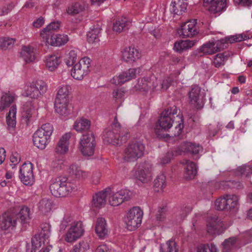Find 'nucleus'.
I'll return each instance as SVG.
<instances>
[{"label": "nucleus", "instance_id": "nucleus-1", "mask_svg": "<svg viewBox=\"0 0 252 252\" xmlns=\"http://www.w3.org/2000/svg\"><path fill=\"white\" fill-rule=\"evenodd\" d=\"M30 208L23 207L20 210L13 209L4 213L0 217V227L2 230L12 229L19 222L27 224L32 219Z\"/></svg>", "mask_w": 252, "mask_h": 252}, {"label": "nucleus", "instance_id": "nucleus-2", "mask_svg": "<svg viewBox=\"0 0 252 252\" xmlns=\"http://www.w3.org/2000/svg\"><path fill=\"white\" fill-rule=\"evenodd\" d=\"M75 180L71 176L61 175L53 180L50 186L52 194L56 197H63L76 190Z\"/></svg>", "mask_w": 252, "mask_h": 252}, {"label": "nucleus", "instance_id": "nucleus-3", "mask_svg": "<svg viewBox=\"0 0 252 252\" xmlns=\"http://www.w3.org/2000/svg\"><path fill=\"white\" fill-rule=\"evenodd\" d=\"M128 129L121 126L115 116L111 126L104 130L103 140L104 143L113 145L125 141L128 137Z\"/></svg>", "mask_w": 252, "mask_h": 252}, {"label": "nucleus", "instance_id": "nucleus-4", "mask_svg": "<svg viewBox=\"0 0 252 252\" xmlns=\"http://www.w3.org/2000/svg\"><path fill=\"white\" fill-rule=\"evenodd\" d=\"M177 113V109L175 106L162 112L160 117L155 126V132L158 136H162L163 130H166L172 127L175 119L174 115Z\"/></svg>", "mask_w": 252, "mask_h": 252}, {"label": "nucleus", "instance_id": "nucleus-5", "mask_svg": "<svg viewBox=\"0 0 252 252\" xmlns=\"http://www.w3.org/2000/svg\"><path fill=\"white\" fill-rule=\"evenodd\" d=\"M53 131V127L50 124L42 125L33 134L32 141L34 146L38 149H44L48 143Z\"/></svg>", "mask_w": 252, "mask_h": 252}, {"label": "nucleus", "instance_id": "nucleus-6", "mask_svg": "<svg viewBox=\"0 0 252 252\" xmlns=\"http://www.w3.org/2000/svg\"><path fill=\"white\" fill-rule=\"evenodd\" d=\"M145 145L140 141H133L126 146L123 153V159L127 162H134L144 154Z\"/></svg>", "mask_w": 252, "mask_h": 252}, {"label": "nucleus", "instance_id": "nucleus-7", "mask_svg": "<svg viewBox=\"0 0 252 252\" xmlns=\"http://www.w3.org/2000/svg\"><path fill=\"white\" fill-rule=\"evenodd\" d=\"M96 142L94 136L92 132L83 134L80 139L78 148L81 153L85 157L94 155Z\"/></svg>", "mask_w": 252, "mask_h": 252}, {"label": "nucleus", "instance_id": "nucleus-8", "mask_svg": "<svg viewBox=\"0 0 252 252\" xmlns=\"http://www.w3.org/2000/svg\"><path fill=\"white\" fill-rule=\"evenodd\" d=\"M143 212L139 207H134L127 213L125 221L127 228L133 231L139 227L141 223Z\"/></svg>", "mask_w": 252, "mask_h": 252}, {"label": "nucleus", "instance_id": "nucleus-9", "mask_svg": "<svg viewBox=\"0 0 252 252\" xmlns=\"http://www.w3.org/2000/svg\"><path fill=\"white\" fill-rule=\"evenodd\" d=\"M47 90V86L45 82L42 80L32 82L29 83L25 89L26 96L34 99H37Z\"/></svg>", "mask_w": 252, "mask_h": 252}, {"label": "nucleus", "instance_id": "nucleus-10", "mask_svg": "<svg viewBox=\"0 0 252 252\" xmlns=\"http://www.w3.org/2000/svg\"><path fill=\"white\" fill-rule=\"evenodd\" d=\"M91 63V60L89 58L85 57L82 58L71 70V75L72 77L76 80H82L88 74Z\"/></svg>", "mask_w": 252, "mask_h": 252}, {"label": "nucleus", "instance_id": "nucleus-11", "mask_svg": "<svg viewBox=\"0 0 252 252\" xmlns=\"http://www.w3.org/2000/svg\"><path fill=\"white\" fill-rule=\"evenodd\" d=\"M225 43L224 39H212L201 46L198 51L203 55H212L223 49Z\"/></svg>", "mask_w": 252, "mask_h": 252}, {"label": "nucleus", "instance_id": "nucleus-12", "mask_svg": "<svg viewBox=\"0 0 252 252\" xmlns=\"http://www.w3.org/2000/svg\"><path fill=\"white\" fill-rule=\"evenodd\" d=\"M110 195L109 202L111 206H117L121 204L124 201L129 200L131 197L132 192L126 189H121L116 192L112 191L111 189V193H108Z\"/></svg>", "mask_w": 252, "mask_h": 252}, {"label": "nucleus", "instance_id": "nucleus-13", "mask_svg": "<svg viewBox=\"0 0 252 252\" xmlns=\"http://www.w3.org/2000/svg\"><path fill=\"white\" fill-rule=\"evenodd\" d=\"M158 82L159 81L154 75L146 76L138 79L135 87L136 89L143 92L157 91Z\"/></svg>", "mask_w": 252, "mask_h": 252}, {"label": "nucleus", "instance_id": "nucleus-14", "mask_svg": "<svg viewBox=\"0 0 252 252\" xmlns=\"http://www.w3.org/2000/svg\"><path fill=\"white\" fill-rule=\"evenodd\" d=\"M140 72V68H131L123 71L119 75L114 76L111 82L116 85L123 84L136 77Z\"/></svg>", "mask_w": 252, "mask_h": 252}, {"label": "nucleus", "instance_id": "nucleus-15", "mask_svg": "<svg viewBox=\"0 0 252 252\" xmlns=\"http://www.w3.org/2000/svg\"><path fill=\"white\" fill-rule=\"evenodd\" d=\"M223 223L220 218L213 215L208 218L207 231L211 235H219L223 231Z\"/></svg>", "mask_w": 252, "mask_h": 252}, {"label": "nucleus", "instance_id": "nucleus-16", "mask_svg": "<svg viewBox=\"0 0 252 252\" xmlns=\"http://www.w3.org/2000/svg\"><path fill=\"white\" fill-rule=\"evenodd\" d=\"M196 20L187 21L181 26L178 32L182 37H192L198 33L196 27Z\"/></svg>", "mask_w": 252, "mask_h": 252}, {"label": "nucleus", "instance_id": "nucleus-17", "mask_svg": "<svg viewBox=\"0 0 252 252\" xmlns=\"http://www.w3.org/2000/svg\"><path fill=\"white\" fill-rule=\"evenodd\" d=\"M84 232L81 221L74 222L66 234L65 240L69 243L75 241L80 238Z\"/></svg>", "mask_w": 252, "mask_h": 252}, {"label": "nucleus", "instance_id": "nucleus-18", "mask_svg": "<svg viewBox=\"0 0 252 252\" xmlns=\"http://www.w3.org/2000/svg\"><path fill=\"white\" fill-rule=\"evenodd\" d=\"M202 150V147L199 145H196L189 142L182 143L174 151L175 155H180L183 153H189L192 155H197Z\"/></svg>", "mask_w": 252, "mask_h": 252}, {"label": "nucleus", "instance_id": "nucleus-19", "mask_svg": "<svg viewBox=\"0 0 252 252\" xmlns=\"http://www.w3.org/2000/svg\"><path fill=\"white\" fill-rule=\"evenodd\" d=\"M200 88L197 86H192L189 92V102L194 105L197 109H201L204 104V98L200 94Z\"/></svg>", "mask_w": 252, "mask_h": 252}, {"label": "nucleus", "instance_id": "nucleus-20", "mask_svg": "<svg viewBox=\"0 0 252 252\" xmlns=\"http://www.w3.org/2000/svg\"><path fill=\"white\" fill-rule=\"evenodd\" d=\"M226 2V0H204L203 6L210 12L216 13L225 8Z\"/></svg>", "mask_w": 252, "mask_h": 252}, {"label": "nucleus", "instance_id": "nucleus-21", "mask_svg": "<svg viewBox=\"0 0 252 252\" xmlns=\"http://www.w3.org/2000/svg\"><path fill=\"white\" fill-rule=\"evenodd\" d=\"M36 49L31 45L22 46L20 52V58L26 63H33L35 60Z\"/></svg>", "mask_w": 252, "mask_h": 252}, {"label": "nucleus", "instance_id": "nucleus-22", "mask_svg": "<svg viewBox=\"0 0 252 252\" xmlns=\"http://www.w3.org/2000/svg\"><path fill=\"white\" fill-rule=\"evenodd\" d=\"M111 193V188H107L101 191L96 193L93 196L92 206L99 208L103 206L106 202V197Z\"/></svg>", "mask_w": 252, "mask_h": 252}, {"label": "nucleus", "instance_id": "nucleus-23", "mask_svg": "<svg viewBox=\"0 0 252 252\" xmlns=\"http://www.w3.org/2000/svg\"><path fill=\"white\" fill-rule=\"evenodd\" d=\"M140 57V52L133 46L126 47L122 52V58L127 63L136 62Z\"/></svg>", "mask_w": 252, "mask_h": 252}, {"label": "nucleus", "instance_id": "nucleus-24", "mask_svg": "<svg viewBox=\"0 0 252 252\" xmlns=\"http://www.w3.org/2000/svg\"><path fill=\"white\" fill-rule=\"evenodd\" d=\"M54 106L56 112L61 116L66 117L70 113L69 99H56Z\"/></svg>", "mask_w": 252, "mask_h": 252}, {"label": "nucleus", "instance_id": "nucleus-25", "mask_svg": "<svg viewBox=\"0 0 252 252\" xmlns=\"http://www.w3.org/2000/svg\"><path fill=\"white\" fill-rule=\"evenodd\" d=\"M71 133L67 132L63 134L59 140L55 151L56 153L59 154H64L68 150L69 144V139L71 137Z\"/></svg>", "mask_w": 252, "mask_h": 252}, {"label": "nucleus", "instance_id": "nucleus-26", "mask_svg": "<svg viewBox=\"0 0 252 252\" xmlns=\"http://www.w3.org/2000/svg\"><path fill=\"white\" fill-rule=\"evenodd\" d=\"M17 95L10 92H3L0 98V111H3L10 106L17 99Z\"/></svg>", "mask_w": 252, "mask_h": 252}, {"label": "nucleus", "instance_id": "nucleus-27", "mask_svg": "<svg viewBox=\"0 0 252 252\" xmlns=\"http://www.w3.org/2000/svg\"><path fill=\"white\" fill-rule=\"evenodd\" d=\"M60 23L59 21L50 23L40 32V36L43 42H48V39L53 36V32L59 29Z\"/></svg>", "mask_w": 252, "mask_h": 252}, {"label": "nucleus", "instance_id": "nucleus-28", "mask_svg": "<svg viewBox=\"0 0 252 252\" xmlns=\"http://www.w3.org/2000/svg\"><path fill=\"white\" fill-rule=\"evenodd\" d=\"M186 0H172L170 5V11L176 15H181L187 9Z\"/></svg>", "mask_w": 252, "mask_h": 252}, {"label": "nucleus", "instance_id": "nucleus-29", "mask_svg": "<svg viewBox=\"0 0 252 252\" xmlns=\"http://www.w3.org/2000/svg\"><path fill=\"white\" fill-rule=\"evenodd\" d=\"M95 232L97 236L101 239L104 238L108 235L105 220L103 218H98L96 221Z\"/></svg>", "mask_w": 252, "mask_h": 252}, {"label": "nucleus", "instance_id": "nucleus-30", "mask_svg": "<svg viewBox=\"0 0 252 252\" xmlns=\"http://www.w3.org/2000/svg\"><path fill=\"white\" fill-rule=\"evenodd\" d=\"M69 40L68 37L66 34H57L55 37L53 36L48 40V42H44L46 45L61 46L66 44Z\"/></svg>", "mask_w": 252, "mask_h": 252}, {"label": "nucleus", "instance_id": "nucleus-31", "mask_svg": "<svg viewBox=\"0 0 252 252\" xmlns=\"http://www.w3.org/2000/svg\"><path fill=\"white\" fill-rule=\"evenodd\" d=\"M36 101H28L24 104L23 107V115L28 121L35 113V110L38 108L37 105H35Z\"/></svg>", "mask_w": 252, "mask_h": 252}, {"label": "nucleus", "instance_id": "nucleus-32", "mask_svg": "<svg viewBox=\"0 0 252 252\" xmlns=\"http://www.w3.org/2000/svg\"><path fill=\"white\" fill-rule=\"evenodd\" d=\"M87 4L83 1H77L71 4L66 9V12L70 15H75L84 11Z\"/></svg>", "mask_w": 252, "mask_h": 252}, {"label": "nucleus", "instance_id": "nucleus-33", "mask_svg": "<svg viewBox=\"0 0 252 252\" xmlns=\"http://www.w3.org/2000/svg\"><path fill=\"white\" fill-rule=\"evenodd\" d=\"M91 126L90 121L84 118L77 119L73 125L74 129L78 132H82L88 130Z\"/></svg>", "mask_w": 252, "mask_h": 252}, {"label": "nucleus", "instance_id": "nucleus-34", "mask_svg": "<svg viewBox=\"0 0 252 252\" xmlns=\"http://www.w3.org/2000/svg\"><path fill=\"white\" fill-rule=\"evenodd\" d=\"M17 108L16 105H12L9 111L7 116L6 117V123L9 129H14L16 126V115Z\"/></svg>", "mask_w": 252, "mask_h": 252}, {"label": "nucleus", "instance_id": "nucleus-35", "mask_svg": "<svg viewBox=\"0 0 252 252\" xmlns=\"http://www.w3.org/2000/svg\"><path fill=\"white\" fill-rule=\"evenodd\" d=\"M196 43L195 40H180L175 43L174 49L179 52L187 50L193 47Z\"/></svg>", "mask_w": 252, "mask_h": 252}, {"label": "nucleus", "instance_id": "nucleus-36", "mask_svg": "<svg viewBox=\"0 0 252 252\" xmlns=\"http://www.w3.org/2000/svg\"><path fill=\"white\" fill-rule=\"evenodd\" d=\"M59 58L55 55L47 56L45 61L46 67L50 71L54 70L59 64Z\"/></svg>", "mask_w": 252, "mask_h": 252}, {"label": "nucleus", "instance_id": "nucleus-37", "mask_svg": "<svg viewBox=\"0 0 252 252\" xmlns=\"http://www.w3.org/2000/svg\"><path fill=\"white\" fill-rule=\"evenodd\" d=\"M130 24V22L126 18L117 20L113 25V31L120 33L123 31L127 29Z\"/></svg>", "mask_w": 252, "mask_h": 252}, {"label": "nucleus", "instance_id": "nucleus-38", "mask_svg": "<svg viewBox=\"0 0 252 252\" xmlns=\"http://www.w3.org/2000/svg\"><path fill=\"white\" fill-rule=\"evenodd\" d=\"M53 206V202L48 198L41 199L38 203V209L42 214H46L50 212Z\"/></svg>", "mask_w": 252, "mask_h": 252}, {"label": "nucleus", "instance_id": "nucleus-39", "mask_svg": "<svg viewBox=\"0 0 252 252\" xmlns=\"http://www.w3.org/2000/svg\"><path fill=\"white\" fill-rule=\"evenodd\" d=\"M227 211L235 209L238 205V197L235 194H225Z\"/></svg>", "mask_w": 252, "mask_h": 252}, {"label": "nucleus", "instance_id": "nucleus-40", "mask_svg": "<svg viewBox=\"0 0 252 252\" xmlns=\"http://www.w3.org/2000/svg\"><path fill=\"white\" fill-rule=\"evenodd\" d=\"M100 29L95 28L90 31L87 34V41L90 43H96L99 41Z\"/></svg>", "mask_w": 252, "mask_h": 252}, {"label": "nucleus", "instance_id": "nucleus-41", "mask_svg": "<svg viewBox=\"0 0 252 252\" xmlns=\"http://www.w3.org/2000/svg\"><path fill=\"white\" fill-rule=\"evenodd\" d=\"M229 54L226 52L217 54L215 56L213 61L215 67H219L223 65L226 60H227Z\"/></svg>", "mask_w": 252, "mask_h": 252}, {"label": "nucleus", "instance_id": "nucleus-42", "mask_svg": "<svg viewBox=\"0 0 252 252\" xmlns=\"http://www.w3.org/2000/svg\"><path fill=\"white\" fill-rule=\"evenodd\" d=\"M70 89V87L67 85L61 86L58 91L56 99H69L68 95Z\"/></svg>", "mask_w": 252, "mask_h": 252}, {"label": "nucleus", "instance_id": "nucleus-43", "mask_svg": "<svg viewBox=\"0 0 252 252\" xmlns=\"http://www.w3.org/2000/svg\"><path fill=\"white\" fill-rule=\"evenodd\" d=\"M160 249L162 252H178L176 244L172 240L167 241L165 244L160 245Z\"/></svg>", "mask_w": 252, "mask_h": 252}, {"label": "nucleus", "instance_id": "nucleus-44", "mask_svg": "<svg viewBox=\"0 0 252 252\" xmlns=\"http://www.w3.org/2000/svg\"><path fill=\"white\" fill-rule=\"evenodd\" d=\"M220 188H222L223 189H238L242 187V185L240 182L232 180L220 181Z\"/></svg>", "mask_w": 252, "mask_h": 252}, {"label": "nucleus", "instance_id": "nucleus-45", "mask_svg": "<svg viewBox=\"0 0 252 252\" xmlns=\"http://www.w3.org/2000/svg\"><path fill=\"white\" fill-rule=\"evenodd\" d=\"M41 230L37 235L38 237L42 238L43 240L47 239L51 234V225L48 223L41 224Z\"/></svg>", "mask_w": 252, "mask_h": 252}, {"label": "nucleus", "instance_id": "nucleus-46", "mask_svg": "<svg viewBox=\"0 0 252 252\" xmlns=\"http://www.w3.org/2000/svg\"><path fill=\"white\" fill-rule=\"evenodd\" d=\"M134 178L136 183L139 185L150 183L152 179L151 174H134Z\"/></svg>", "mask_w": 252, "mask_h": 252}, {"label": "nucleus", "instance_id": "nucleus-47", "mask_svg": "<svg viewBox=\"0 0 252 252\" xmlns=\"http://www.w3.org/2000/svg\"><path fill=\"white\" fill-rule=\"evenodd\" d=\"M166 186V177L164 174H158L154 181V186L162 189Z\"/></svg>", "mask_w": 252, "mask_h": 252}, {"label": "nucleus", "instance_id": "nucleus-48", "mask_svg": "<svg viewBox=\"0 0 252 252\" xmlns=\"http://www.w3.org/2000/svg\"><path fill=\"white\" fill-rule=\"evenodd\" d=\"M43 240L42 238L35 234L31 240L32 248L30 252H36L38 249L42 246Z\"/></svg>", "mask_w": 252, "mask_h": 252}, {"label": "nucleus", "instance_id": "nucleus-49", "mask_svg": "<svg viewBox=\"0 0 252 252\" xmlns=\"http://www.w3.org/2000/svg\"><path fill=\"white\" fill-rule=\"evenodd\" d=\"M215 207L218 210L227 211V201L225 195L217 199L215 203Z\"/></svg>", "mask_w": 252, "mask_h": 252}, {"label": "nucleus", "instance_id": "nucleus-50", "mask_svg": "<svg viewBox=\"0 0 252 252\" xmlns=\"http://www.w3.org/2000/svg\"><path fill=\"white\" fill-rule=\"evenodd\" d=\"M249 38L250 37L248 35L246 34L242 33L232 35L224 39L225 40V43L227 41L230 43H233L234 42H240L243 40H246Z\"/></svg>", "mask_w": 252, "mask_h": 252}, {"label": "nucleus", "instance_id": "nucleus-51", "mask_svg": "<svg viewBox=\"0 0 252 252\" xmlns=\"http://www.w3.org/2000/svg\"><path fill=\"white\" fill-rule=\"evenodd\" d=\"M15 42V39L8 37H0V48L6 49L9 46H12Z\"/></svg>", "mask_w": 252, "mask_h": 252}, {"label": "nucleus", "instance_id": "nucleus-52", "mask_svg": "<svg viewBox=\"0 0 252 252\" xmlns=\"http://www.w3.org/2000/svg\"><path fill=\"white\" fill-rule=\"evenodd\" d=\"M185 165V169L188 173H197V167L196 165L192 161L189 160H185L183 162Z\"/></svg>", "mask_w": 252, "mask_h": 252}, {"label": "nucleus", "instance_id": "nucleus-53", "mask_svg": "<svg viewBox=\"0 0 252 252\" xmlns=\"http://www.w3.org/2000/svg\"><path fill=\"white\" fill-rule=\"evenodd\" d=\"M136 169L138 173H146L150 172L152 169V165L148 162L139 163L136 165Z\"/></svg>", "mask_w": 252, "mask_h": 252}, {"label": "nucleus", "instance_id": "nucleus-54", "mask_svg": "<svg viewBox=\"0 0 252 252\" xmlns=\"http://www.w3.org/2000/svg\"><path fill=\"white\" fill-rule=\"evenodd\" d=\"M21 182L25 185L32 186L35 181L33 174H21Z\"/></svg>", "mask_w": 252, "mask_h": 252}, {"label": "nucleus", "instance_id": "nucleus-55", "mask_svg": "<svg viewBox=\"0 0 252 252\" xmlns=\"http://www.w3.org/2000/svg\"><path fill=\"white\" fill-rule=\"evenodd\" d=\"M77 59V54L75 51L71 50L67 55L65 62L67 66H70L74 64Z\"/></svg>", "mask_w": 252, "mask_h": 252}, {"label": "nucleus", "instance_id": "nucleus-56", "mask_svg": "<svg viewBox=\"0 0 252 252\" xmlns=\"http://www.w3.org/2000/svg\"><path fill=\"white\" fill-rule=\"evenodd\" d=\"M88 248V245L87 243L82 241L75 245L70 252H85Z\"/></svg>", "mask_w": 252, "mask_h": 252}, {"label": "nucleus", "instance_id": "nucleus-57", "mask_svg": "<svg viewBox=\"0 0 252 252\" xmlns=\"http://www.w3.org/2000/svg\"><path fill=\"white\" fill-rule=\"evenodd\" d=\"M236 243V238L235 237H231L228 239H226L222 244L223 249L226 252L231 250L234 247Z\"/></svg>", "mask_w": 252, "mask_h": 252}, {"label": "nucleus", "instance_id": "nucleus-58", "mask_svg": "<svg viewBox=\"0 0 252 252\" xmlns=\"http://www.w3.org/2000/svg\"><path fill=\"white\" fill-rule=\"evenodd\" d=\"M15 5L13 2H10L0 7V16L8 14L14 8Z\"/></svg>", "mask_w": 252, "mask_h": 252}, {"label": "nucleus", "instance_id": "nucleus-59", "mask_svg": "<svg viewBox=\"0 0 252 252\" xmlns=\"http://www.w3.org/2000/svg\"><path fill=\"white\" fill-rule=\"evenodd\" d=\"M33 164L29 162H25L20 169V173H32Z\"/></svg>", "mask_w": 252, "mask_h": 252}, {"label": "nucleus", "instance_id": "nucleus-60", "mask_svg": "<svg viewBox=\"0 0 252 252\" xmlns=\"http://www.w3.org/2000/svg\"><path fill=\"white\" fill-rule=\"evenodd\" d=\"M159 82H158L157 84V90H166L169 87L171 83V79L170 78H167L162 81L161 82L160 80H158Z\"/></svg>", "mask_w": 252, "mask_h": 252}, {"label": "nucleus", "instance_id": "nucleus-61", "mask_svg": "<svg viewBox=\"0 0 252 252\" xmlns=\"http://www.w3.org/2000/svg\"><path fill=\"white\" fill-rule=\"evenodd\" d=\"M216 248L213 244L211 245V248L208 245H200L197 247V252H215Z\"/></svg>", "mask_w": 252, "mask_h": 252}, {"label": "nucleus", "instance_id": "nucleus-62", "mask_svg": "<svg viewBox=\"0 0 252 252\" xmlns=\"http://www.w3.org/2000/svg\"><path fill=\"white\" fill-rule=\"evenodd\" d=\"M176 118H178L179 121H178L177 125L175 126V129L177 130L176 132L174 134V136H178L180 134L184 127L183 116L178 115L176 116Z\"/></svg>", "mask_w": 252, "mask_h": 252}, {"label": "nucleus", "instance_id": "nucleus-63", "mask_svg": "<svg viewBox=\"0 0 252 252\" xmlns=\"http://www.w3.org/2000/svg\"><path fill=\"white\" fill-rule=\"evenodd\" d=\"M72 217L69 215H66L63 218V220L60 224V228L61 230H64L66 227L68 226L72 221Z\"/></svg>", "mask_w": 252, "mask_h": 252}, {"label": "nucleus", "instance_id": "nucleus-64", "mask_svg": "<svg viewBox=\"0 0 252 252\" xmlns=\"http://www.w3.org/2000/svg\"><path fill=\"white\" fill-rule=\"evenodd\" d=\"M237 171L240 173H252V165H243L238 167Z\"/></svg>", "mask_w": 252, "mask_h": 252}]
</instances>
